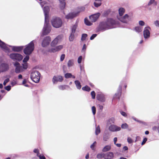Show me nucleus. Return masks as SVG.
<instances>
[{"label":"nucleus","instance_id":"nucleus-12","mask_svg":"<svg viewBox=\"0 0 159 159\" xmlns=\"http://www.w3.org/2000/svg\"><path fill=\"white\" fill-rule=\"evenodd\" d=\"M63 80V77L61 75L54 76L52 79V82L54 84H55L57 83L58 81L62 82Z\"/></svg>","mask_w":159,"mask_h":159},{"label":"nucleus","instance_id":"nucleus-43","mask_svg":"<svg viewBox=\"0 0 159 159\" xmlns=\"http://www.w3.org/2000/svg\"><path fill=\"white\" fill-rule=\"evenodd\" d=\"M97 143L96 141H95L94 143L91 145L90 148L92 149V150H94V147L95 145Z\"/></svg>","mask_w":159,"mask_h":159},{"label":"nucleus","instance_id":"nucleus-54","mask_svg":"<svg viewBox=\"0 0 159 159\" xmlns=\"http://www.w3.org/2000/svg\"><path fill=\"white\" fill-rule=\"evenodd\" d=\"M10 81V80L9 78H7L3 82V85H5L7 83Z\"/></svg>","mask_w":159,"mask_h":159},{"label":"nucleus","instance_id":"nucleus-60","mask_svg":"<svg viewBox=\"0 0 159 159\" xmlns=\"http://www.w3.org/2000/svg\"><path fill=\"white\" fill-rule=\"evenodd\" d=\"M139 24L141 26H143L144 25L145 23L143 20H140L139 21Z\"/></svg>","mask_w":159,"mask_h":159},{"label":"nucleus","instance_id":"nucleus-22","mask_svg":"<svg viewBox=\"0 0 159 159\" xmlns=\"http://www.w3.org/2000/svg\"><path fill=\"white\" fill-rule=\"evenodd\" d=\"M114 157L113 153L112 152H109L105 153V159H113Z\"/></svg>","mask_w":159,"mask_h":159},{"label":"nucleus","instance_id":"nucleus-2","mask_svg":"<svg viewBox=\"0 0 159 159\" xmlns=\"http://www.w3.org/2000/svg\"><path fill=\"white\" fill-rule=\"evenodd\" d=\"M43 10L45 16V23L42 30V33L41 36H44L48 34L50 32L51 27L49 24L48 12L49 11V7L45 6Z\"/></svg>","mask_w":159,"mask_h":159},{"label":"nucleus","instance_id":"nucleus-9","mask_svg":"<svg viewBox=\"0 0 159 159\" xmlns=\"http://www.w3.org/2000/svg\"><path fill=\"white\" fill-rule=\"evenodd\" d=\"M117 18L121 22L126 23H127L130 20L129 16L127 14L122 17L117 16Z\"/></svg>","mask_w":159,"mask_h":159},{"label":"nucleus","instance_id":"nucleus-41","mask_svg":"<svg viewBox=\"0 0 159 159\" xmlns=\"http://www.w3.org/2000/svg\"><path fill=\"white\" fill-rule=\"evenodd\" d=\"M128 125L126 123L123 124L121 125V127L123 129H126L128 127Z\"/></svg>","mask_w":159,"mask_h":159},{"label":"nucleus","instance_id":"nucleus-48","mask_svg":"<svg viewBox=\"0 0 159 159\" xmlns=\"http://www.w3.org/2000/svg\"><path fill=\"white\" fill-rule=\"evenodd\" d=\"M91 95L93 99H95V93L94 91H92L91 93Z\"/></svg>","mask_w":159,"mask_h":159},{"label":"nucleus","instance_id":"nucleus-42","mask_svg":"<svg viewBox=\"0 0 159 159\" xmlns=\"http://www.w3.org/2000/svg\"><path fill=\"white\" fill-rule=\"evenodd\" d=\"M71 76H72V74L70 73H67L65 75V77L66 79L70 78Z\"/></svg>","mask_w":159,"mask_h":159},{"label":"nucleus","instance_id":"nucleus-1","mask_svg":"<svg viewBox=\"0 0 159 159\" xmlns=\"http://www.w3.org/2000/svg\"><path fill=\"white\" fill-rule=\"evenodd\" d=\"M118 22L112 18H108L106 20L100 22L98 28V31H104L116 27Z\"/></svg>","mask_w":159,"mask_h":159},{"label":"nucleus","instance_id":"nucleus-7","mask_svg":"<svg viewBox=\"0 0 159 159\" xmlns=\"http://www.w3.org/2000/svg\"><path fill=\"white\" fill-rule=\"evenodd\" d=\"M14 65L16 67L15 71L16 73L18 74L24 71L22 69V66L20 65L19 62H15L14 63Z\"/></svg>","mask_w":159,"mask_h":159},{"label":"nucleus","instance_id":"nucleus-13","mask_svg":"<svg viewBox=\"0 0 159 159\" xmlns=\"http://www.w3.org/2000/svg\"><path fill=\"white\" fill-rule=\"evenodd\" d=\"M63 47L62 45H59L55 48H49L48 51L50 52H55L59 51Z\"/></svg>","mask_w":159,"mask_h":159},{"label":"nucleus","instance_id":"nucleus-3","mask_svg":"<svg viewBox=\"0 0 159 159\" xmlns=\"http://www.w3.org/2000/svg\"><path fill=\"white\" fill-rule=\"evenodd\" d=\"M34 41H32L26 46L24 50V53L26 55L30 54L34 51Z\"/></svg>","mask_w":159,"mask_h":159},{"label":"nucleus","instance_id":"nucleus-39","mask_svg":"<svg viewBox=\"0 0 159 159\" xmlns=\"http://www.w3.org/2000/svg\"><path fill=\"white\" fill-rule=\"evenodd\" d=\"M109 137L108 134H105L103 136V140L106 141L109 139Z\"/></svg>","mask_w":159,"mask_h":159},{"label":"nucleus","instance_id":"nucleus-11","mask_svg":"<svg viewBox=\"0 0 159 159\" xmlns=\"http://www.w3.org/2000/svg\"><path fill=\"white\" fill-rule=\"evenodd\" d=\"M109 129L111 132H116L119 131L121 129V128L115 125H111L109 127Z\"/></svg>","mask_w":159,"mask_h":159},{"label":"nucleus","instance_id":"nucleus-35","mask_svg":"<svg viewBox=\"0 0 159 159\" xmlns=\"http://www.w3.org/2000/svg\"><path fill=\"white\" fill-rule=\"evenodd\" d=\"M84 21L85 24L87 25L90 26L92 25V23L86 18H85Z\"/></svg>","mask_w":159,"mask_h":159},{"label":"nucleus","instance_id":"nucleus-34","mask_svg":"<svg viewBox=\"0 0 159 159\" xmlns=\"http://www.w3.org/2000/svg\"><path fill=\"white\" fill-rule=\"evenodd\" d=\"M100 132V129L99 125L96 128L95 133L96 135H98Z\"/></svg>","mask_w":159,"mask_h":159},{"label":"nucleus","instance_id":"nucleus-52","mask_svg":"<svg viewBox=\"0 0 159 159\" xmlns=\"http://www.w3.org/2000/svg\"><path fill=\"white\" fill-rule=\"evenodd\" d=\"M82 59V56H80L78 59V63L80 64L81 63Z\"/></svg>","mask_w":159,"mask_h":159},{"label":"nucleus","instance_id":"nucleus-33","mask_svg":"<svg viewBox=\"0 0 159 159\" xmlns=\"http://www.w3.org/2000/svg\"><path fill=\"white\" fill-rule=\"evenodd\" d=\"M82 89L84 91L88 92H89L91 90L90 88L87 85L83 87Z\"/></svg>","mask_w":159,"mask_h":159},{"label":"nucleus","instance_id":"nucleus-51","mask_svg":"<svg viewBox=\"0 0 159 159\" xmlns=\"http://www.w3.org/2000/svg\"><path fill=\"white\" fill-rule=\"evenodd\" d=\"M27 82V80L26 79H24L23 82H22V84L24 85L25 86L28 87V84H25Z\"/></svg>","mask_w":159,"mask_h":159},{"label":"nucleus","instance_id":"nucleus-16","mask_svg":"<svg viewBox=\"0 0 159 159\" xmlns=\"http://www.w3.org/2000/svg\"><path fill=\"white\" fill-rule=\"evenodd\" d=\"M10 47L12 48V51L15 52H19L21 51L23 48V46H15L8 45Z\"/></svg>","mask_w":159,"mask_h":159},{"label":"nucleus","instance_id":"nucleus-27","mask_svg":"<svg viewBox=\"0 0 159 159\" xmlns=\"http://www.w3.org/2000/svg\"><path fill=\"white\" fill-rule=\"evenodd\" d=\"M155 0H150L148 3V5L146 6V7L147 8L148 10H151L152 9L151 7H149V6L153 4V3L154 2Z\"/></svg>","mask_w":159,"mask_h":159},{"label":"nucleus","instance_id":"nucleus-18","mask_svg":"<svg viewBox=\"0 0 159 159\" xmlns=\"http://www.w3.org/2000/svg\"><path fill=\"white\" fill-rule=\"evenodd\" d=\"M7 45L0 39V47L6 51L9 52V49L7 47Z\"/></svg>","mask_w":159,"mask_h":159},{"label":"nucleus","instance_id":"nucleus-63","mask_svg":"<svg viewBox=\"0 0 159 159\" xmlns=\"http://www.w3.org/2000/svg\"><path fill=\"white\" fill-rule=\"evenodd\" d=\"M33 151L34 153H37V155L38 154H39V150L38 149H35Z\"/></svg>","mask_w":159,"mask_h":159},{"label":"nucleus","instance_id":"nucleus-17","mask_svg":"<svg viewBox=\"0 0 159 159\" xmlns=\"http://www.w3.org/2000/svg\"><path fill=\"white\" fill-rule=\"evenodd\" d=\"M122 87V85H119L117 93H116L114 96V99L115 98H118V99L119 98L120 96L121 95Z\"/></svg>","mask_w":159,"mask_h":159},{"label":"nucleus","instance_id":"nucleus-58","mask_svg":"<svg viewBox=\"0 0 159 159\" xmlns=\"http://www.w3.org/2000/svg\"><path fill=\"white\" fill-rule=\"evenodd\" d=\"M5 89L9 91L11 89V86L10 85H8L5 87Z\"/></svg>","mask_w":159,"mask_h":159},{"label":"nucleus","instance_id":"nucleus-37","mask_svg":"<svg viewBox=\"0 0 159 159\" xmlns=\"http://www.w3.org/2000/svg\"><path fill=\"white\" fill-rule=\"evenodd\" d=\"M74 64V60H69L67 63V66L69 67H70L73 66Z\"/></svg>","mask_w":159,"mask_h":159},{"label":"nucleus","instance_id":"nucleus-46","mask_svg":"<svg viewBox=\"0 0 159 159\" xmlns=\"http://www.w3.org/2000/svg\"><path fill=\"white\" fill-rule=\"evenodd\" d=\"M127 141L129 143H133V141L132 139L130 137H128L127 139Z\"/></svg>","mask_w":159,"mask_h":159},{"label":"nucleus","instance_id":"nucleus-23","mask_svg":"<svg viewBox=\"0 0 159 159\" xmlns=\"http://www.w3.org/2000/svg\"><path fill=\"white\" fill-rule=\"evenodd\" d=\"M58 88L61 90H64L70 88V87L66 85H61L58 86Z\"/></svg>","mask_w":159,"mask_h":159},{"label":"nucleus","instance_id":"nucleus-40","mask_svg":"<svg viewBox=\"0 0 159 159\" xmlns=\"http://www.w3.org/2000/svg\"><path fill=\"white\" fill-rule=\"evenodd\" d=\"M87 34H83L82 35V37L81 40L82 41H84L86 39V37L87 36Z\"/></svg>","mask_w":159,"mask_h":159},{"label":"nucleus","instance_id":"nucleus-55","mask_svg":"<svg viewBox=\"0 0 159 159\" xmlns=\"http://www.w3.org/2000/svg\"><path fill=\"white\" fill-rule=\"evenodd\" d=\"M65 55L64 54H62L61 55L60 57V61H63L65 57Z\"/></svg>","mask_w":159,"mask_h":159},{"label":"nucleus","instance_id":"nucleus-64","mask_svg":"<svg viewBox=\"0 0 159 159\" xmlns=\"http://www.w3.org/2000/svg\"><path fill=\"white\" fill-rule=\"evenodd\" d=\"M98 108H99V110H101V111H102V110L103 109V106L102 105H98Z\"/></svg>","mask_w":159,"mask_h":159},{"label":"nucleus","instance_id":"nucleus-8","mask_svg":"<svg viewBox=\"0 0 159 159\" xmlns=\"http://www.w3.org/2000/svg\"><path fill=\"white\" fill-rule=\"evenodd\" d=\"M51 41V38L50 36H47L45 37L42 41V47H44L48 46Z\"/></svg>","mask_w":159,"mask_h":159},{"label":"nucleus","instance_id":"nucleus-21","mask_svg":"<svg viewBox=\"0 0 159 159\" xmlns=\"http://www.w3.org/2000/svg\"><path fill=\"white\" fill-rule=\"evenodd\" d=\"M96 98L98 100L101 102H104L105 100L104 95L102 94H98L97 95Z\"/></svg>","mask_w":159,"mask_h":159},{"label":"nucleus","instance_id":"nucleus-59","mask_svg":"<svg viewBox=\"0 0 159 159\" xmlns=\"http://www.w3.org/2000/svg\"><path fill=\"white\" fill-rule=\"evenodd\" d=\"M133 119L134 120H135V121H137L139 122V123H142L143 124L145 125V124H146V123H145V122H142L140 120H137L135 118H134V117H133Z\"/></svg>","mask_w":159,"mask_h":159},{"label":"nucleus","instance_id":"nucleus-53","mask_svg":"<svg viewBox=\"0 0 159 159\" xmlns=\"http://www.w3.org/2000/svg\"><path fill=\"white\" fill-rule=\"evenodd\" d=\"M79 12L78 13L84 11L85 10V7H81L79 8Z\"/></svg>","mask_w":159,"mask_h":159},{"label":"nucleus","instance_id":"nucleus-19","mask_svg":"<svg viewBox=\"0 0 159 159\" xmlns=\"http://www.w3.org/2000/svg\"><path fill=\"white\" fill-rule=\"evenodd\" d=\"M77 14V13L75 12L70 13L66 16L65 18L67 19H71L76 17Z\"/></svg>","mask_w":159,"mask_h":159},{"label":"nucleus","instance_id":"nucleus-4","mask_svg":"<svg viewBox=\"0 0 159 159\" xmlns=\"http://www.w3.org/2000/svg\"><path fill=\"white\" fill-rule=\"evenodd\" d=\"M51 23L53 27L55 28H59L61 26L62 21L60 18L54 17L51 20Z\"/></svg>","mask_w":159,"mask_h":159},{"label":"nucleus","instance_id":"nucleus-61","mask_svg":"<svg viewBox=\"0 0 159 159\" xmlns=\"http://www.w3.org/2000/svg\"><path fill=\"white\" fill-rule=\"evenodd\" d=\"M154 24L157 26L159 27V21L157 20L154 22Z\"/></svg>","mask_w":159,"mask_h":159},{"label":"nucleus","instance_id":"nucleus-50","mask_svg":"<svg viewBox=\"0 0 159 159\" xmlns=\"http://www.w3.org/2000/svg\"><path fill=\"white\" fill-rule=\"evenodd\" d=\"M86 48V46L85 44L83 45V48L82 49V52H85Z\"/></svg>","mask_w":159,"mask_h":159},{"label":"nucleus","instance_id":"nucleus-20","mask_svg":"<svg viewBox=\"0 0 159 159\" xmlns=\"http://www.w3.org/2000/svg\"><path fill=\"white\" fill-rule=\"evenodd\" d=\"M61 38V36H58L52 42L51 45L52 47L55 46L57 43L58 40Z\"/></svg>","mask_w":159,"mask_h":159},{"label":"nucleus","instance_id":"nucleus-32","mask_svg":"<svg viewBox=\"0 0 159 159\" xmlns=\"http://www.w3.org/2000/svg\"><path fill=\"white\" fill-rule=\"evenodd\" d=\"M102 0H95L96 1H98L99 2H98V3L96 2H94V6L96 7H98L100 6H101V2Z\"/></svg>","mask_w":159,"mask_h":159},{"label":"nucleus","instance_id":"nucleus-26","mask_svg":"<svg viewBox=\"0 0 159 159\" xmlns=\"http://www.w3.org/2000/svg\"><path fill=\"white\" fill-rule=\"evenodd\" d=\"M105 154L101 152L98 153L97 155V157L98 159H101L103 158L105 159Z\"/></svg>","mask_w":159,"mask_h":159},{"label":"nucleus","instance_id":"nucleus-24","mask_svg":"<svg viewBox=\"0 0 159 159\" xmlns=\"http://www.w3.org/2000/svg\"><path fill=\"white\" fill-rule=\"evenodd\" d=\"M74 83L77 89H80L81 87V85L79 81L78 80H76L74 81Z\"/></svg>","mask_w":159,"mask_h":159},{"label":"nucleus","instance_id":"nucleus-49","mask_svg":"<svg viewBox=\"0 0 159 159\" xmlns=\"http://www.w3.org/2000/svg\"><path fill=\"white\" fill-rule=\"evenodd\" d=\"M22 69L24 70L26 69L28 67V66L27 64V63H24L22 65Z\"/></svg>","mask_w":159,"mask_h":159},{"label":"nucleus","instance_id":"nucleus-28","mask_svg":"<svg viewBox=\"0 0 159 159\" xmlns=\"http://www.w3.org/2000/svg\"><path fill=\"white\" fill-rule=\"evenodd\" d=\"M60 9L61 10L63 9L65 7L66 5V3L65 1H62L60 2Z\"/></svg>","mask_w":159,"mask_h":159},{"label":"nucleus","instance_id":"nucleus-62","mask_svg":"<svg viewBox=\"0 0 159 159\" xmlns=\"http://www.w3.org/2000/svg\"><path fill=\"white\" fill-rule=\"evenodd\" d=\"M147 138H144L143 139V140L142 143L141 144L142 145H143V144H145V143H146V142L147 141Z\"/></svg>","mask_w":159,"mask_h":159},{"label":"nucleus","instance_id":"nucleus-45","mask_svg":"<svg viewBox=\"0 0 159 159\" xmlns=\"http://www.w3.org/2000/svg\"><path fill=\"white\" fill-rule=\"evenodd\" d=\"M92 110L93 115H95L96 112V109L95 107L93 106L92 107Z\"/></svg>","mask_w":159,"mask_h":159},{"label":"nucleus","instance_id":"nucleus-56","mask_svg":"<svg viewBox=\"0 0 159 159\" xmlns=\"http://www.w3.org/2000/svg\"><path fill=\"white\" fill-rule=\"evenodd\" d=\"M97 36V34H93L91 36L90 38V39L91 40H92L94 39Z\"/></svg>","mask_w":159,"mask_h":159},{"label":"nucleus","instance_id":"nucleus-47","mask_svg":"<svg viewBox=\"0 0 159 159\" xmlns=\"http://www.w3.org/2000/svg\"><path fill=\"white\" fill-rule=\"evenodd\" d=\"M29 59V57L28 56H26L24 59L23 62H26Z\"/></svg>","mask_w":159,"mask_h":159},{"label":"nucleus","instance_id":"nucleus-30","mask_svg":"<svg viewBox=\"0 0 159 159\" xmlns=\"http://www.w3.org/2000/svg\"><path fill=\"white\" fill-rule=\"evenodd\" d=\"M135 31L138 32L139 33L141 32L143 30V28L140 26H137L135 28Z\"/></svg>","mask_w":159,"mask_h":159},{"label":"nucleus","instance_id":"nucleus-57","mask_svg":"<svg viewBox=\"0 0 159 159\" xmlns=\"http://www.w3.org/2000/svg\"><path fill=\"white\" fill-rule=\"evenodd\" d=\"M120 114H121V115H122L124 117H126L127 116V115L125 112L123 111H120Z\"/></svg>","mask_w":159,"mask_h":159},{"label":"nucleus","instance_id":"nucleus-14","mask_svg":"<svg viewBox=\"0 0 159 159\" xmlns=\"http://www.w3.org/2000/svg\"><path fill=\"white\" fill-rule=\"evenodd\" d=\"M100 14L98 13L94 14L91 15L89 16V19L92 22H94L96 21L98 19L100 16Z\"/></svg>","mask_w":159,"mask_h":159},{"label":"nucleus","instance_id":"nucleus-6","mask_svg":"<svg viewBox=\"0 0 159 159\" xmlns=\"http://www.w3.org/2000/svg\"><path fill=\"white\" fill-rule=\"evenodd\" d=\"M10 58L14 61H20L23 58V56L17 53L11 54L9 55Z\"/></svg>","mask_w":159,"mask_h":159},{"label":"nucleus","instance_id":"nucleus-36","mask_svg":"<svg viewBox=\"0 0 159 159\" xmlns=\"http://www.w3.org/2000/svg\"><path fill=\"white\" fill-rule=\"evenodd\" d=\"M77 27V25L75 24L71 28V33H75Z\"/></svg>","mask_w":159,"mask_h":159},{"label":"nucleus","instance_id":"nucleus-10","mask_svg":"<svg viewBox=\"0 0 159 159\" xmlns=\"http://www.w3.org/2000/svg\"><path fill=\"white\" fill-rule=\"evenodd\" d=\"M150 28L149 27H146L144 28L143 31V36L145 39H148L150 37Z\"/></svg>","mask_w":159,"mask_h":159},{"label":"nucleus","instance_id":"nucleus-15","mask_svg":"<svg viewBox=\"0 0 159 159\" xmlns=\"http://www.w3.org/2000/svg\"><path fill=\"white\" fill-rule=\"evenodd\" d=\"M9 66L8 64L5 63H2L0 66V69L2 72H3L8 70Z\"/></svg>","mask_w":159,"mask_h":159},{"label":"nucleus","instance_id":"nucleus-31","mask_svg":"<svg viewBox=\"0 0 159 159\" xmlns=\"http://www.w3.org/2000/svg\"><path fill=\"white\" fill-rule=\"evenodd\" d=\"M115 120L114 118H110L107 121V124L108 125L109 124H111L114 123L115 122Z\"/></svg>","mask_w":159,"mask_h":159},{"label":"nucleus","instance_id":"nucleus-29","mask_svg":"<svg viewBox=\"0 0 159 159\" xmlns=\"http://www.w3.org/2000/svg\"><path fill=\"white\" fill-rule=\"evenodd\" d=\"M125 11V9L123 8H120L119 9V12L120 16H121L123 15Z\"/></svg>","mask_w":159,"mask_h":159},{"label":"nucleus","instance_id":"nucleus-25","mask_svg":"<svg viewBox=\"0 0 159 159\" xmlns=\"http://www.w3.org/2000/svg\"><path fill=\"white\" fill-rule=\"evenodd\" d=\"M111 148V146L110 145H107L106 146L102 149V151L103 152H105L109 151Z\"/></svg>","mask_w":159,"mask_h":159},{"label":"nucleus","instance_id":"nucleus-5","mask_svg":"<svg viewBox=\"0 0 159 159\" xmlns=\"http://www.w3.org/2000/svg\"><path fill=\"white\" fill-rule=\"evenodd\" d=\"M40 73L38 71H34L30 74L31 79L35 83L39 82L40 79Z\"/></svg>","mask_w":159,"mask_h":159},{"label":"nucleus","instance_id":"nucleus-44","mask_svg":"<svg viewBox=\"0 0 159 159\" xmlns=\"http://www.w3.org/2000/svg\"><path fill=\"white\" fill-rule=\"evenodd\" d=\"M37 156L40 159H46L45 157L43 155L38 154Z\"/></svg>","mask_w":159,"mask_h":159},{"label":"nucleus","instance_id":"nucleus-38","mask_svg":"<svg viewBox=\"0 0 159 159\" xmlns=\"http://www.w3.org/2000/svg\"><path fill=\"white\" fill-rule=\"evenodd\" d=\"M74 39V34L71 33L69 37V40L70 41H72Z\"/></svg>","mask_w":159,"mask_h":159}]
</instances>
